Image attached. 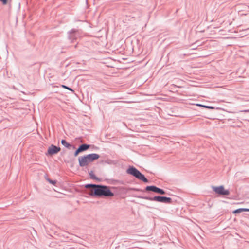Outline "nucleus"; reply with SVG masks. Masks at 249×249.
Returning <instances> with one entry per match:
<instances>
[{"label":"nucleus","instance_id":"9d476101","mask_svg":"<svg viewBox=\"0 0 249 249\" xmlns=\"http://www.w3.org/2000/svg\"><path fill=\"white\" fill-rule=\"evenodd\" d=\"M61 143L65 147L67 148H70L71 147V144L68 143L65 140H62L61 141Z\"/></svg>","mask_w":249,"mask_h":249},{"label":"nucleus","instance_id":"20e7f679","mask_svg":"<svg viewBox=\"0 0 249 249\" xmlns=\"http://www.w3.org/2000/svg\"><path fill=\"white\" fill-rule=\"evenodd\" d=\"M149 200L165 203H171L172 202L171 198L165 196H156L153 198H149Z\"/></svg>","mask_w":249,"mask_h":249},{"label":"nucleus","instance_id":"2eb2a0df","mask_svg":"<svg viewBox=\"0 0 249 249\" xmlns=\"http://www.w3.org/2000/svg\"><path fill=\"white\" fill-rule=\"evenodd\" d=\"M4 4H6L7 3V0H0Z\"/></svg>","mask_w":249,"mask_h":249},{"label":"nucleus","instance_id":"ddd939ff","mask_svg":"<svg viewBox=\"0 0 249 249\" xmlns=\"http://www.w3.org/2000/svg\"><path fill=\"white\" fill-rule=\"evenodd\" d=\"M62 87L64 88V89H68L69 90L73 91V90L71 88H69V87H68L67 86H66L65 85H62Z\"/></svg>","mask_w":249,"mask_h":249},{"label":"nucleus","instance_id":"423d86ee","mask_svg":"<svg viewBox=\"0 0 249 249\" xmlns=\"http://www.w3.org/2000/svg\"><path fill=\"white\" fill-rule=\"evenodd\" d=\"M146 191H153L154 192H155V193H158V194H160L161 195H163L165 193L163 190L155 186H147L146 187Z\"/></svg>","mask_w":249,"mask_h":249},{"label":"nucleus","instance_id":"9b49d317","mask_svg":"<svg viewBox=\"0 0 249 249\" xmlns=\"http://www.w3.org/2000/svg\"><path fill=\"white\" fill-rule=\"evenodd\" d=\"M46 179L49 183H50L53 185H55L56 184L55 181L52 180L50 179L49 178H47Z\"/></svg>","mask_w":249,"mask_h":249},{"label":"nucleus","instance_id":"4468645a","mask_svg":"<svg viewBox=\"0 0 249 249\" xmlns=\"http://www.w3.org/2000/svg\"><path fill=\"white\" fill-rule=\"evenodd\" d=\"M80 152H81V151H80V150H79V148H78V149H77V150H76V151L75 152V153H74V156H77Z\"/></svg>","mask_w":249,"mask_h":249},{"label":"nucleus","instance_id":"0eeeda50","mask_svg":"<svg viewBox=\"0 0 249 249\" xmlns=\"http://www.w3.org/2000/svg\"><path fill=\"white\" fill-rule=\"evenodd\" d=\"M60 150V148L52 145L48 148V153L50 155H53L58 153Z\"/></svg>","mask_w":249,"mask_h":249},{"label":"nucleus","instance_id":"f8f14e48","mask_svg":"<svg viewBox=\"0 0 249 249\" xmlns=\"http://www.w3.org/2000/svg\"><path fill=\"white\" fill-rule=\"evenodd\" d=\"M203 107H204V108H208V109H214V107H212V106H208L204 105L203 106Z\"/></svg>","mask_w":249,"mask_h":249},{"label":"nucleus","instance_id":"dca6fc26","mask_svg":"<svg viewBox=\"0 0 249 249\" xmlns=\"http://www.w3.org/2000/svg\"><path fill=\"white\" fill-rule=\"evenodd\" d=\"M196 105L197 106L202 107H203V106H204V105H203L199 104H196Z\"/></svg>","mask_w":249,"mask_h":249},{"label":"nucleus","instance_id":"39448f33","mask_svg":"<svg viewBox=\"0 0 249 249\" xmlns=\"http://www.w3.org/2000/svg\"><path fill=\"white\" fill-rule=\"evenodd\" d=\"M213 189L216 193L219 195L227 196L229 195L230 194L229 191L227 190H225L223 186L213 187Z\"/></svg>","mask_w":249,"mask_h":249},{"label":"nucleus","instance_id":"7ed1b4c3","mask_svg":"<svg viewBox=\"0 0 249 249\" xmlns=\"http://www.w3.org/2000/svg\"><path fill=\"white\" fill-rule=\"evenodd\" d=\"M127 173L131 175L138 179L143 181L144 182H147V179L139 171L134 167H130L127 170Z\"/></svg>","mask_w":249,"mask_h":249},{"label":"nucleus","instance_id":"1a4fd4ad","mask_svg":"<svg viewBox=\"0 0 249 249\" xmlns=\"http://www.w3.org/2000/svg\"><path fill=\"white\" fill-rule=\"evenodd\" d=\"M89 147V145H87V144H82L80 146V147L78 148L81 152L85 151L87 150Z\"/></svg>","mask_w":249,"mask_h":249},{"label":"nucleus","instance_id":"6e6552de","mask_svg":"<svg viewBox=\"0 0 249 249\" xmlns=\"http://www.w3.org/2000/svg\"><path fill=\"white\" fill-rule=\"evenodd\" d=\"M243 212H249V209L247 208H240L234 210L233 212V213H240Z\"/></svg>","mask_w":249,"mask_h":249},{"label":"nucleus","instance_id":"f3484780","mask_svg":"<svg viewBox=\"0 0 249 249\" xmlns=\"http://www.w3.org/2000/svg\"><path fill=\"white\" fill-rule=\"evenodd\" d=\"M90 175L91 176V177L92 178H93V175L92 174V173H90Z\"/></svg>","mask_w":249,"mask_h":249},{"label":"nucleus","instance_id":"f03ea898","mask_svg":"<svg viewBox=\"0 0 249 249\" xmlns=\"http://www.w3.org/2000/svg\"><path fill=\"white\" fill-rule=\"evenodd\" d=\"M99 157V155L95 153L81 156L78 158L79 165L81 167L88 166L95 160L98 159Z\"/></svg>","mask_w":249,"mask_h":249},{"label":"nucleus","instance_id":"f257e3e1","mask_svg":"<svg viewBox=\"0 0 249 249\" xmlns=\"http://www.w3.org/2000/svg\"><path fill=\"white\" fill-rule=\"evenodd\" d=\"M87 188L92 187L91 190L92 195L105 196H113L114 194L111 192L109 188L106 186L88 184L86 186Z\"/></svg>","mask_w":249,"mask_h":249}]
</instances>
